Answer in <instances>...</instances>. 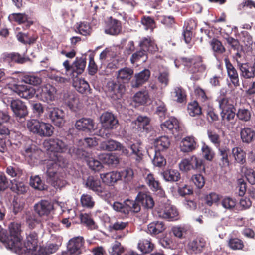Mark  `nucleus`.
I'll list each match as a JSON object with an SVG mask.
<instances>
[{
	"label": "nucleus",
	"instance_id": "ddd939ff",
	"mask_svg": "<svg viewBox=\"0 0 255 255\" xmlns=\"http://www.w3.org/2000/svg\"><path fill=\"white\" fill-rule=\"evenodd\" d=\"M11 108L14 115L20 118H24L28 114L26 106L20 100H13L10 104Z\"/></svg>",
	"mask_w": 255,
	"mask_h": 255
},
{
	"label": "nucleus",
	"instance_id": "cd10ccee",
	"mask_svg": "<svg viewBox=\"0 0 255 255\" xmlns=\"http://www.w3.org/2000/svg\"><path fill=\"white\" fill-rule=\"evenodd\" d=\"M100 177L105 184L113 186L119 180H120V174L119 172L112 171L100 174Z\"/></svg>",
	"mask_w": 255,
	"mask_h": 255
},
{
	"label": "nucleus",
	"instance_id": "39448f33",
	"mask_svg": "<svg viewBox=\"0 0 255 255\" xmlns=\"http://www.w3.org/2000/svg\"><path fill=\"white\" fill-rule=\"evenodd\" d=\"M164 192L160 188V198H163V199L160 202H164L162 203L163 213L162 216L160 215V217L165 219L169 221H175L180 219V215L179 212L177 208L173 205H171V202L169 200H167L163 197Z\"/></svg>",
	"mask_w": 255,
	"mask_h": 255
},
{
	"label": "nucleus",
	"instance_id": "37998d69",
	"mask_svg": "<svg viewBox=\"0 0 255 255\" xmlns=\"http://www.w3.org/2000/svg\"><path fill=\"white\" fill-rule=\"evenodd\" d=\"M17 37L19 41L24 44H33L37 39V36L35 35H31L29 33L22 32H19L17 35Z\"/></svg>",
	"mask_w": 255,
	"mask_h": 255
},
{
	"label": "nucleus",
	"instance_id": "423d86ee",
	"mask_svg": "<svg viewBox=\"0 0 255 255\" xmlns=\"http://www.w3.org/2000/svg\"><path fill=\"white\" fill-rule=\"evenodd\" d=\"M180 169L187 172L191 170H196L199 171H205V167L203 161L195 155L182 160L179 164Z\"/></svg>",
	"mask_w": 255,
	"mask_h": 255
},
{
	"label": "nucleus",
	"instance_id": "de8ad7c7",
	"mask_svg": "<svg viewBox=\"0 0 255 255\" xmlns=\"http://www.w3.org/2000/svg\"><path fill=\"white\" fill-rule=\"evenodd\" d=\"M6 58L18 64H23L30 60L29 57L22 56L18 53H11L6 55Z\"/></svg>",
	"mask_w": 255,
	"mask_h": 255
},
{
	"label": "nucleus",
	"instance_id": "b1692460",
	"mask_svg": "<svg viewBox=\"0 0 255 255\" xmlns=\"http://www.w3.org/2000/svg\"><path fill=\"white\" fill-rule=\"evenodd\" d=\"M218 156L220 162V165L223 167H229L230 166L229 157L230 156V150L227 146H223L218 148Z\"/></svg>",
	"mask_w": 255,
	"mask_h": 255
},
{
	"label": "nucleus",
	"instance_id": "2f4dec72",
	"mask_svg": "<svg viewBox=\"0 0 255 255\" xmlns=\"http://www.w3.org/2000/svg\"><path fill=\"white\" fill-rule=\"evenodd\" d=\"M139 46L141 49L147 52V51L153 53L155 52L158 47L155 44L154 41L152 40L150 37L144 38L140 42Z\"/></svg>",
	"mask_w": 255,
	"mask_h": 255
},
{
	"label": "nucleus",
	"instance_id": "2eb2a0df",
	"mask_svg": "<svg viewBox=\"0 0 255 255\" xmlns=\"http://www.w3.org/2000/svg\"><path fill=\"white\" fill-rule=\"evenodd\" d=\"M240 136L242 143L249 145L255 139V130L250 127H244L240 129Z\"/></svg>",
	"mask_w": 255,
	"mask_h": 255
},
{
	"label": "nucleus",
	"instance_id": "f704fd0d",
	"mask_svg": "<svg viewBox=\"0 0 255 255\" xmlns=\"http://www.w3.org/2000/svg\"><path fill=\"white\" fill-rule=\"evenodd\" d=\"M236 117L243 122H249L252 118V110L245 107L239 108L237 111Z\"/></svg>",
	"mask_w": 255,
	"mask_h": 255
},
{
	"label": "nucleus",
	"instance_id": "bf43d9fd",
	"mask_svg": "<svg viewBox=\"0 0 255 255\" xmlns=\"http://www.w3.org/2000/svg\"><path fill=\"white\" fill-rule=\"evenodd\" d=\"M120 174V180H123L125 182H130L134 176L133 170L130 168H127L121 172H119Z\"/></svg>",
	"mask_w": 255,
	"mask_h": 255
},
{
	"label": "nucleus",
	"instance_id": "6ab92c4d",
	"mask_svg": "<svg viewBox=\"0 0 255 255\" xmlns=\"http://www.w3.org/2000/svg\"><path fill=\"white\" fill-rule=\"evenodd\" d=\"M231 155L234 159V162L241 166H246V153L240 147L236 146L232 148Z\"/></svg>",
	"mask_w": 255,
	"mask_h": 255
},
{
	"label": "nucleus",
	"instance_id": "f257e3e1",
	"mask_svg": "<svg viewBox=\"0 0 255 255\" xmlns=\"http://www.w3.org/2000/svg\"><path fill=\"white\" fill-rule=\"evenodd\" d=\"M44 145L49 152V159L46 162V173L54 186L57 185L55 176L59 168H65L67 165L66 160L58 153L65 152L68 149L67 144L58 138H50L44 142Z\"/></svg>",
	"mask_w": 255,
	"mask_h": 255
},
{
	"label": "nucleus",
	"instance_id": "c9c22d12",
	"mask_svg": "<svg viewBox=\"0 0 255 255\" xmlns=\"http://www.w3.org/2000/svg\"><path fill=\"white\" fill-rule=\"evenodd\" d=\"M189 230V227L185 225H180L173 226L172 228V232L173 235L179 239L185 238Z\"/></svg>",
	"mask_w": 255,
	"mask_h": 255
},
{
	"label": "nucleus",
	"instance_id": "8fccbe9b",
	"mask_svg": "<svg viewBox=\"0 0 255 255\" xmlns=\"http://www.w3.org/2000/svg\"><path fill=\"white\" fill-rule=\"evenodd\" d=\"M81 222L85 225L90 229H95L97 228L93 219L91 216L88 214H81L80 216Z\"/></svg>",
	"mask_w": 255,
	"mask_h": 255
},
{
	"label": "nucleus",
	"instance_id": "a18cd8bd",
	"mask_svg": "<svg viewBox=\"0 0 255 255\" xmlns=\"http://www.w3.org/2000/svg\"><path fill=\"white\" fill-rule=\"evenodd\" d=\"M210 45L215 54H222L226 51L222 42L216 38L212 39L210 42Z\"/></svg>",
	"mask_w": 255,
	"mask_h": 255
},
{
	"label": "nucleus",
	"instance_id": "f8f14e48",
	"mask_svg": "<svg viewBox=\"0 0 255 255\" xmlns=\"http://www.w3.org/2000/svg\"><path fill=\"white\" fill-rule=\"evenodd\" d=\"M160 128L162 130L165 131L167 133L172 134L175 136L178 135L180 128L178 120L174 117L170 118L161 124Z\"/></svg>",
	"mask_w": 255,
	"mask_h": 255
},
{
	"label": "nucleus",
	"instance_id": "4c0bfd02",
	"mask_svg": "<svg viewBox=\"0 0 255 255\" xmlns=\"http://www.w3.org/2000/svg\"><path fill=\"white\" fill-rule=\"evenodd\" d=\"M150 76V71L148 69H145L135 76L136 78L135 84L133 86L138 87L145 83Z\"/></svg>",
	"mask_w": 255,
	"mask_h": 255
},
{
	"label": "nucleus",
	"instance_id": "412c9836",
	"mask_svg": "<svg viewBox=\"0 0 255 255\" xmlns=\"http://www.w3.org/2000/svg\"><path fill=\"white\" fill-rule=\"evenodd\" d=\"M8 19L11 22H16L18 24L26 23L27 28L30 27L33 24V21L25 13H12L9 15Z\"/></svg>",
	"mask_w": 255,
	"mask_h": 255
},
{
	"label": "nucleus",
	"instance_id": "6e6552de",
	"mask_svg": "<svg viewBox=\"0 0 255 255\" xmlns=\"http://www.w3.org/2000/svg\"><path fill=\"white\" fill-rule=\"evenodd\" d=\"M125 91V87L124 85L114 81H109L106 86V92L107 96L113 100L120 99Z\"/></svg>",
	"mask_w": 255,
	"mask_h": 255
},
{
	"label": "nucleus",
	"instance_id": "dca6fc26",
	"mask_svg": "<svg viewBox=\"0 0 255 255\" xmlns=\"http://www.w3.org/2000/svg\"><path fill=\"white\" fill-rule=\"evenodd\" d=\"M75 127L77 130L85 132L94 130L96 128L93 120L86 118H82L77 120Z\"/></svg>",
	"mask_w": 255,
	"mask_h": 255
},
{
	"label": "nucleus",
	"instance_id": "6e6d98bb",
	"mask_svg": "<svg viewBox=\"0 0 255 255\" xmlns=\"http://www.w3.org/2000/svg\"><path fill=\"white\" fill-rule=\"evenodd\" d=\"M75 32L83 36L89 35L91 32V28L87 22H80L76 27Z\"/></svg>",
	"mask_w": 255,
	"mask_h": 255
},
{
	"label": "nucleus",
	"instance_id": "052dcab7",
	"mask_svg": "<svg viewBox=\"0 0 255 255\" xmlns=\"http://www.w3.org/2000/svg\"><path fill=\"white\" fill-rule=\"evenodd\" d=\"M6 173L11 177H15L16 179L20 178L23 175L22 170L16 166H9L7 167Z\"/></svg>",
	"mask_w": 255,
	"mask_h": 255
},
{
	"label": "nucleus",
	"instance_id": "774afa93",
	"mask_svg": "<svg viewBox=\"0 0 255 255\" xmlns=\"http://www.w3.org/2000/svg\"><path fill=\"white\" fill-rule=\"evenodd\" d=\"M236 202L235 199H234L229 197H225L221 201V205L222 206L228 210H232L236 206Z\"/></svg>",
	"mask_w": 255,
	"mask_h": 255
},
{
	"label": "nucleus",
	"instance_id": "a878e982",
	"mask_svg": "<svg viewBox=\"0 0 255 255\" xmlns=\"http://www.w3.org/2000/svg\"><path fill=\"white\" fill-rule=\"evenodd\" d=\"M73 86L79 93L84 94L91 93L89 83L84 79L76 78L73 80Z\"/></svg>",
	"mask_w": 255,
	"mask_h": 255
},
{
	"label": "nucleus",
	"instance_id": "f3484780",
	"mask_svg": "<svg viewBox=\"0 0 255 255\" xmlns=\"http://www.w3.org/2000/svg\"><path fill=\"white\" fill-rule=\"evenodd\" d=\"M56 92V88L50 84L44 85L42 87L40 93L41 100L47 103L53 101Z\"/></svg>",
	"mask_w": 255,
	"mask_h": 255
},
{
	"label": "nucleus",
	"instance_id": "9d476101",
	"mask_svg": "<svg viewBox=\"0 0 255 255\" xmlns=\"http://www.w3.org/2000/svg\"><path fill=\"white\" fill-rule=\"evenodd\" d=\"M48 115L51 122L56 126L62 127L65 123V114L58 108H48Z\"/></svg>",
	"mask_w": 255,
	"mask_h": 255
},
{
	"label": "nucleus",
	"instance_id": "0eeeda50",
	"mask_svg": "<svg viewBox=\"0 0 255 255\" xmlns=\"http://www.w3.org/2000/svg\"><path fill=\"white\" fill-rule=\"evenodd\" d=\"M9 235L5 240L8 248L12 250L16 245L19 244L20 241L21 225L18 223H11L9 227Z\"/></svg>",
	"mask_w": 255,
	"mask_h": 255
},
{
	"label": "nucleus",
	"instance_id": "473e14b6",
	"mask_svg": "<svg viewBox=\"0 0 255 255\" xmlns=\"http://www.w3.org/2000/svg\"><path fill=\"white\" fill-rule=\"evenodd\" d=\"M154 247V244L152 243L151 239H141L138 244V248L143 254L151 253Z\"/></svg>",
	"mask_w": 255,
	"mask_h": 255
},
{
	"label": "nucleus",
	"instance_id": "393cba45",
	"mask_svg": "<svg viewBox=\"0 0 255 255\" xmlns=\"http://www.w3.org/2000/svg\"><path fill=\"white\" fill-rule=\"evenodd\" d=\"M86 63L85 57L76 58L75 61L72 64V74L73 77H76L84 72Z\"/></svg>",
	"mask_w": 255,
	"mask_h": 255
},
{
	"label": "nucleus",
	"instance_id": "a211bd4d",
	"mask_svg": "<svg viewBox=\"0 0 255 255\" xmlns=\"http://www.w3.org/2000/svg\"><path fill=\"white\" fill-rule=\"evenodd\" d=\"M101 121L105 128L113 129L115 128L118 123L116 117L110 112H105L101 117Z\"/></svg>",
	"mask_w": 255,
	"mask_h": 255
},
{
	"label": "nucleus",
	"instance_id": "e433bc0d",
	"mask_svg": "<svg viewBox=\"0 0 255 255\" xmlns=\"http://www.w3.org/2000/svg\"><path fill=\"white\" fill-rule=\"evenodd\" d=\"M133 74V70L128 67L120 69L118 71L117 78L123 83H128L131 78Z\"/></svg>",
	"mask_w": 255,
	"mask_h": 255
},
{
	"label": "nucleus",
	"instance_id": "680f3d73",
	"mask_svg": "<svg viewBox=\"0 0 255 255\" xmlns=\"http://www.w3.org/2000/svg\"><path fill=\"white\" fill-rule=\"evenodd\" d=\"M30 185L31 187L39 190H43L45 189V185L38 176L31 177Z\"/></svg>",
	"mask_w": 255,
	"mask_h": 255
},
{
	"label": "nucleus",
	"instance_id": "7ed1b4c3",
	"mask_svg": "<svg viewBox=\"0 0 255 255\" xmlns=\"http://www.w3.org/2000/svg\"><path fill=\"white\" fill-rule=\"evenodd\" d=\"M38 247V234L35 232H30L27 235L24 244H22L21 239L19 244L16 245L12 250L19 255H30V254H33Z\"/></svg>",
	"mask_w": 255,
	"mask_h": 255
},
{
	"label": "nucleus",
	"instance_id": "7c9ffc66",
	"mask_svg": "<svg viewBox=\"0 0 255 255\" xmlns=\"http://www.w3.org/2000/svg\"><path fill=\"white\" fill-rule=\"evenodd\" d=\"M238 65L241 72V75L244 78L248 79L255 77L253 64L250 65L249 63H241L238 62Z\"/></svg>",
	"mask_w": 255,
	"mask_h": 255
},
{
	"label": "nucleus",
	"instance_id": "09e8293b",
	"mask_svg": "<svg viewBox=\"0 0 255 255\" xmlns=\"http://www.w3.org/2000/svg\"><path fill=\"white\" fill-rule=\"evenodd\" d=\"M53 127L49 123L42 122L39 136L50 137L53 133Z\"/></svg>",
	"mask_w": 255,
	"mask_h": 255
},
{
	"label": "nucleus",
	"instance_id": "c756f323",
	"mask_svg": "<svg viewBox=\"0 0 255 255\" xmlns=\"http://www.w3.org/2000/svg\"><path fill=\"white\" fill-rule=\"evenodd\" d=\"M65 101L70 109L73 110L80 108L82 105L78 96L73 93L68 94L65 97Z\"/></svg>",
	"mask_w": 255,
	"mask_h": 255
},
{
	"label": "nucleus",
	"instance_id": "c85d7f7f",
	"mask_svg": "<svg viewBox=\"0 0 255 255\" xmlns=\"http://www.w3.org/2000/svg\"><path fill=\"white\" fill-rule=\"evenodd\" d=\"M136 200L145 208H152L154 205L153 198L146 193L140 192L136 196Z\"/></svg>",
	"mask_w": 255,
	"mask_h": 255
},
{
	"label": "nucleus",
	"instance_id": "864d4df0",
	"mask_svg": "<svg viewBox=\"0 0 255 255\" xmlns=\"http://www.w3.org/2000/svg\"><path fill=\"white\" fill-rule=\"evenodd\" d=\"M148 93L146 91H139L133 97V101L140 105L146 104L149 100Z\"/></svg>",
	"mask_w": 255,
	"mask_h": 255
},
{
	"label": "nucleus",
	"instance_id": "603ef678",
	"mask_svg": "<svg viewBox=\"0 0 255 255\" xmlns=\"http://www.w3.org/2000/svg\"><path fill=\"white\" fill-rule=\"evenodd\" d=\"M80 202L82 207L91 209L95 205V201L93 197L87 194H83L80 198Z\"/></svg>",
	"mask_w": 255,
	"mask_h": 255
},
{
	"label": "nucleus",
	"instance_id": "69168bd1",
	"mask_svg": "<svg viewBox=\"0 0 255 255\" xmlns=\"http://www.w3.org/2000/svg\"><path fill=\"white\" fill-rule=\"evenodd\" d=\"M141 22L145 26L146 30L149 29L152 31L155 27V23L154 19L149 16H144L142 18Z\"/></svg>",
	"mask_w": 255,
	"mask_h": 255
},
{
	"label": "nucleus",
	"instance_id": "aec40b11",
	"mask_svg": "<svg viewBox=\"0 0 255 255\" xmlns=\"http://www.w3.org/2000/svg\"><path fill=\"white\" fill-rule=\"evenodd\" d=\"M42 151L36 145L32 144L25 148L23 155L25 158L30 160L31 162H35L40 154Z\"/></svg>",
	"mask_w": 255,
	"mask_h": 255
},
{
	"label": "nucleus",
	"instance_id": "c03bdc74",
	"mask_svg": "<svg viewBox=\"0 0 255 255\" xmlns=\"http://www.w3.org/2000/svg\"><path fill=\"white\" fill-rule=\"evenodd\" d=\"M103 163L109 165H117L119 162V158L113 154H105L100 156Z\"/></svg>",
	"mask_w": 255,
	"mask_h": 255
},
{
	"label": "nucleus",
	"instance_id": "79ce46f5",
	"mask_svg": "<svg viewBox=\"0 0 255 255\" xmlns=\"http://www.w3.org/2000/svg\"><path fill=\"white\" fill-rule=\"evenodd\" d=\"M164 179L167 181H177L180 178V174L176 170L168 169L162 173Z\"/></svg>",
	"mask_w": 255,
	"mask_h": 255
},
{
	"label": "nucleus",
	"instance_id": "4be33fe9",
	"mask_svg": "<svg viewBox=\"0 0 255 255\" xmlns=\"http://www.w3.org/2000/svg\"><path fill=\"white\" fill-rule=\"evenodd\" d=\"M197 146L196 139L193 136H187L184 138L180 143L181 151L189 152L195 150Z\"/></svg>",
	"mask_w": 255,
	"mask_h": 255
},
{
	"label": "nucleus",
	"instance_id": "49530a36",
	"mask_svg": "<svg viewBox=\"0 0 255 255\" xmlns=\"http://www.w3.org/2000/svg\"><path fill=\"white\" fill-rule=\"evenodd\" d=\"M187 111L190 116L195 117L202 114V109L196 101L188 103Z\"/></svg>",
	"mask_w": 255,
	"mask_h": 255
},
{
	"label": "nucleus",
	"instance_id": "a19ab883",
	"mask_svg": "<svg viewBox=\"0 0 255 255\" xmlns=\"http://www.w3.org/2000/svg\"><path fill=\"white\" fill-rule=\"evenodd\" d=\"M240 171L251 184H255V171L253 169L247 166H242L240 167Z\"/></svg>",
	"mask_w": 255,
	"mask_h": 255
},
{
	"label": "nucleus",
	"instance_id": "5701e85b",
	"mask_svg": "<svg viewBox=\"0 0 255 255\" xmlns=\"http://www.w3.org/2000/svg\"><path fill=\"white\" fill-rule=\"evenodd\" d=\"M226 67L228 75L233 85L237 87L240 85L238 74L235 68L233 66L229 60L225 59Z\"/></svg>",
	"mask_w": 255,
	"mask_h": 255
},
{
	"label": "nucleus",
	"instance_id": "3c124183",
	"mask_svg": "<svg viewBox=\"0 0 255 255\" xmlns=\"http://www.w3.org/2000/svg\"><path fill=\"white\" fill-rule=\"evenodd\" d=\"M108 251L110 255H121L124 252L125 249L121 243L115 241L108 249Z\"/></svg>",
	"mask_w": 255,
	"mask_h": 255
},
{
	"label": "nucleus",
	"instance_id": "13d9d810",
	"mask_svg": "<svg viewBox=\"0 0 255 255\" xmlns=\"http://www.w3.org/2000/svg\"><path fill=\"white\" fill-rule=\"evenodd\" d=\"M203 158L209 161L213 160L215 156V153L213 149L206 144H204L201 148Z\"/></svg>",
	"mask_w": 255,
	"mask_h": 255
},
{
	"label": "nucleus",
	"instance_id": "72a5a7b5",
	"mask_svg": "<svg viewBox=\"0 0 255 255\" xmlns=\"http://www.w3.org/2000/svg\"><path fill=\"white\" fill-rule=\"evenodd\" d=\"M42 123V121L37 119H30L27 121L26 127L30 132L39 136Z\"/></svg>",
	"mask_w": 255,
	"mask_h": 255
},
{
	"label": "nucleus",
	"instance_id": "f03ea898",
	"mask_svg": "<svg viewBox=\"0 0 255 255\" xmlns=\"http://www.w3.org/2000/svg\"><path fill=\"white\" fill-rule=\"evenodd\" d=\"M228 92L227 89L221 88L219 91V95L216 99V101L219 104V108L221 110V123L224 125L233 124L237 114L234 102L227 96Z\"/></svg>",
	"mask_w": 255,
	"mask_h": 255
},
{
	"label": "nucleus",
	"instance_id": "58836bf2",
	"mask_svg": "<svg viewBox=\"0 0 255 255\" xmlns=\"http://www.w3.org/2000/svg\"><path fill=\"white\" fill-rule=\"evenodd\" d=\"M124 205L125 209H127L128 214L130 212L138 213L140 211L141 206L139 204L138 201L136 200V198L135 200L127 199L124 201Z\"/></svg>",
	"mask_w": 255,
	"mask_h": 255
},
{
	"label": "nucleus",
	"instance_id": "e2e57ef3",
	"mask_svg": "<svg viewBox=\"0 0 255 255\" xmlns=\"http://www.w3.org/2000/svg\"><path fill=\"white\" fill-rule=\"evenodd\" d=\"M228 245L233 250H242L244 247L243 241L237 238H231L229 240Z\"/></svg>",
	"mask_w": 255,
	"mask_h": 255
},
{
	"label": "nucleus",
	"instance_id": "5fc2aeb1",
	"mask_svg": "<svg viewBox=\"0 0 255 255\" xmlns=\"http://www.w3.org/2000/svg\"><path fill=\"white\" fill-rule=\"evenodd\" d=\"M175 96L177 97L176 102L179 103L186 102L187 95L185 90L181 86L175 87L174 89Z\"/></svg>",
	"mask_w": 255,
	"mask_h": 255
},
{
	"label": "nucleus",
	"instance_id": "ea45409f",
	"mask_svg": "<svg viewBox=\"0 0 255 255\" xmlns=\"http://www.w3.org/2000/svg\"><path fill=\"white\" fill-rule=\"evenodd\" d=\"M121 146V144L114 140H109L102 142L100 145L101 149L109 151L119 150Z\"/></svg>",
	"mask_w": 255,
	"mask_h": 255
},
{
	"label": "nucleus",
	"instance_id": "4468645a",
	"mask_svg": "<svg viewBox=\"0 0 255 255\" xmlns=\"http://www.w3.org/2000/svg\"><path fill=\"white\" fill-rule=\"evenodd\" d=\"M35 212L40 217L48 215L53 209V204L47 200H42L34 206Z\"/></svg>",
	"mask_w": 255,
	"mask_h": 255
},
{
	"label": "nucleus",
	"instance_id": "0e129e2a",
	"mask_svg": "<svg viewBox=\"0 0 255 255\" xmlns=\"http://www.w3.org/2000/svg\"><path fill=\"white\" fill-rule=\"evenodd\" d=\"M145 182L152 191H157L159 188V182L155 180L153 175L149 173L145 178Z\"/></svg>",
	"mask_w": 255,
	"mask_h": 255
},
{
	"label": "nucleus",
	"instance_id": "bb28decb",
	"mask_svg": "<svg viewBox=\"0 0 255 255\" xmlns=\"http://www.w3.org/2000/svg\"><path fill=\"white\" fill-rule=\"evenodd\" d=\"M85 185L89 189L93 191L98 194L102 193L103 191V188L101 186L100 180L93 176L88 177Z\"/></svg>",
	"mask_w": 255,
	"mask_h": 255
},
{
	"label": "nucleus",
	"instance_id": "338daca9",
	"mask_svg": "<svg viewBox=\"0 0 255 255\" xmlns=\"http://www.w3.org/2000/svg\"><path fill=\"white\" fill-rule=\"evenodd\" d=\"M208 137L210 141L216 147H219L221 143L220 136L215 131L210 130L207 131Z\"/></svg>",
	"mask_w": 255,
	"mask_h": 255
},
{
	"label": "nucleus",
	"instance_id": "1a4fd4ad",
	"mask_svg": "<svg viewBox=\"0 0 255 255\" xmlns=\"http://www.w3.org/2000/svg\"><path fill=\"white\" fill-rule=\"evenodd\" d=\"M206 245V242L203 238L197 237L188 242L187 245V252L192 255L199 254L204 252Z\"/></svg>",
	"mask_w": 255,
	"mask_h": 255
},
{
	"label": "nucleus",
	"instance_id": "4d7b16f0",
	"mask_svg": "<svg viewBox=\"0 0 255 255\" xmlns=\"http://www.w3.org/2000/svg\"><path fill=\"white\" fill-rule=\"evenodd\" d=\"M169 79L168 69L160 67V88L166 87L169 84Z\"/></svg>",
	"mask_w": 255,
	"mask_h": 255
},
{
	"label": "nucleus",
	"instance_id": "20e7f679",
	"mask_svg": "<svg viewBox=\"0 0 255 255\" xmlns=\"http://www.w3.org/2000/svg\"><path fill=\"white\" fill-rule=\"evenodd\" d=\"M181 61L187 67V71L191 74L203 73L206 68V65L203 62V57L201 56H194L192 57H181Z\"/></svg>",
	"mask_w": 255,
	"mask_h": 255
},
{
	"label": "nucleus",
	"instance_id": "9b49d317",
	"mask_svg": "<svg viewBox=\"0 0 255 255\" xmlns=\"http://www.w3.org/2000/svg\"><path fill=\"white\" fill-rule=\"evenodd\" d=\"M122 31L121 22L118 20L113 18L111 16L105 21V33L111 35H117Z\"/></svg>",
	"mask_w": 255,
	"mask_h": 255
}]
</instances>
